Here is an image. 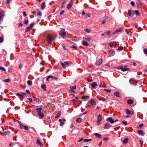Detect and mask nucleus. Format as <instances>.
Segmentation results:
<instances>
[{
  "instance_id": "38",
  "label": "nucleus",
  "mask_w": 147,
  "mask_h": 147,
  "mask_svg": "<svg viewBox=\"0 0 147 147\" xmlns=\"http://www.w3.org/2000/svg\"><path fill=\"white\" fill-rule=\"evenodd\" d=\"M10 81V79H6L4 80V81L5 82L9 83Z\"/></svg>"
},
{
  "instance_id": "14",
  "label": "nucleus",
  "mask_w": 147,
  "mask_h": 147,
  "mask_svg": "<svg viewBox=\"0 0 147 147\" xmlns=\"http://www.w3.org/2000/svg\"><path fill=\"white\" fill-rule=\"evenodd\" d=\"M70 88L71 89V90H70V91H72L73 92H74L75 91L74 90H75L76 88V85H75L74 86H71L70 87Z\"/></svg>"
},
{
  "instance_id": "54",
  "label": "nucleus",
  "mask_w": 147,
  "mask_h": 147,
  "mask_svg": "<svg viewBox=\"0 0 147 147\" xmlns=\"http://www.w3.org/2000/svg\"><path fill=\"white\" fill-rule=\"evenodd\" d=\"M71 48L73 49H76L77 47L74 45H72L71 47Z\"/></svg>"
},
{
  "instance_id": "50",
  "label": "nucleus",
  "mask_w": 147,
  "mask_h": 147,
  "mask_svg": "<svg viewBox=\"0 0 147 147\" xmlns=\"http://www.w3.org/2000/svg\"><path fill=\"white\" fill-rule=\"evenodd\" d=\"M108 18L107 16H105L104 17H102V18L101 19H107Z\"/></svg>"
},
{
  "instance_id": "35",
  "label": "nucleus",
  "mask_w": 147,
  "mask_h": 147,
  "mask_svg": "<svg viewBox=\"0 0 147 147\" xmlns=\"http://www.w3.org/2000/svg\"><path fill=\"white\" fill-rule=\"evenodd\" d=\"M110 32L109 30H108L107 31L105 32V34L107 36H109L110 34Z\"/></svg>"
},
{
  "instance_id": "6",
  "label": "nucleus",
  "mask_w": 147,
  "mask_h": 147,
  "mask_svg": "<svg viewBox=\"0 0 147 147\" xmlns=\"http://www.w3.org/2000/svg\"><path fill=\"white\" fill-rule=\"evenodd\" d=\"M73 2V0H71L67 6V9H69L72 7Z\"/></svg>"
},
{
  "instance_id": "22",
  "label": "nucleus",
  "mask_w": 147,
  "mask_h": 147,
  "mask_svg": "<svg viewBox=\"0 0 147 147\" xmlns=\"http://www.w3.org/2000/svg\"><path fill=\"white\" fill-rule=\"evenodd\" d=\"M36 143L38 145H40L41 146H42V144L40 142L39 139H38L37 140Z\"/></svg>"
},
{
  "instance_id": "15",
  "label": "nucleus",
  "mask_w": 147,
  "mask_h": 147,
  "mask_svg": "<svg viewBox=\"0 0 147 147\" xmlns=\"http://www.w3.org/2000/svg\"><path fill=\"white\" fill-rule=\"evenodd\" d=\"M111 127L109 123H107L105 124V126L104 127V129H108Z\"/></svg>"
},
{
  "instance_id": "1",
  "label": "nucleus",
  "mask_w": 147,
  "mask_h": 147,
  "mask_svg": "<svg viewBox=\"0 0 147 147\" xmlns=\"http://www.w3.org/2000/svg\"><path fill=\"white\" fill-rule=\"evenodd\" d=\"M42 109L40 107L36 109V111L37 113V115L40 119L42 118L44 116L43 113L42 112Z\"/></svg>"
},
{
  "instance_id": "31",
  "label": "nucleus",
  "mask_w": 147,
  "mask_h": 147,
  "mask_svg": "<svg viewBox=\"0 0 147 147\" xmlns=\"http://www.w3.org/2000/svg\"><path fill=\"white\" fill-rule=\"evenodd\" d=\"M16 95L18 97H21L22 98H23V97H24V95H22V94H21L18 93H17L16 94Z\"/></svg>"
},
{
  "instance_id": "24",
  "label": "nucleus",
  "mask_w": 147,
  "mask_h": 147,
  "mask_svg": "<svg viewBox=\"0 0 147 147\" xmlns=\"http://www.w3.org/2000/svg\"><path fill=\"white\" fill-rule=\"evenodd\" d=\"M31 27H26V29L25 30V32H27L30 31L31 29Z\"/></svg>"
},
{
  "instance_id": "34",
  "label": "nucleus",
  "mask_w": 147,
  "mask_h": 147,
  "mask_svg": "<svg viewBox=\"0 0 147 147\" xmlns=\"http://www.w3.org/2000/svg\"><path fill=\"white\" fill-rule=\"evenodd\" d=\"M135 14L136 15L138 16L140 15L139 12L138 10H136L135 11Z\"/></svg>"
},
{
  "instance_id": "23",
  "label": "nucleus",
  "mask_w": 147,
  "mask_h": 147,
  "mask_svg": "<svg viewBox=\"0 0 147 147\" xmlns=\"http://www.w3.org/2000/svg\"><path fill=\"white\" fill-rule=\"evenodd\" d=\"M102 119V118L101 115L100 114L98 115L97 121H101Z\"/></svg>"
},
{
  "instance_id": "19",
  "label": "nucleus",
  "mask_w": 147,
  "mask_h": 147,
  "mask_svg": "<svg viewBox=\"0 0 147 147\" xmlns=\"http://www.w3.org/2000/svg\"><path fill=\"white\" fill-rule=\"evenodd\" d=\"M133 101L131 99L127 101V103L128 105H131L133 104Z\"/></svg>"
},
{
  "instance_id": "47",
  "label": "nucleus",
  "mask_w": 147,
  "mask_h": 147,
  "mask_svg": "<svg viewBox=\"0 0 147 147\" xmlns=\"http://www.w3.org/2000/svg\"><path fill=\"white\" fill-rule=\"evenodd\" d=\"M34 100L36 102H38L39 101V99L38 98L35 97L34 99Z\"/></svg>"
},
{
  "instance_id": "37",
  "label": "nucleus",
  "mask_w": 147,
  "mask_h": 147,
  "mask_svg": "<svg viewBox=\"0 0 147 147\" xmlns=\"http://www.w3.org/2000/svg\"><path fill=\"white\" fill-rule=\"evenodd\" d=\"M132 11L131 10H128V15L129 16H130L131 15Z\"/></svg>"
},
{
  "instance_id": "55",
  "label": "nucleus",
  "mask_w": 147,
  "mask_h": 147,
  "mask_svg": "<svg viewBox=\"0 0 147 147\" xmlns=\"http://www.w3.org/2000/svg\"><path fill=\"white\" fill-rule=\"evenodd\" d=\"M65 12V11H64V10H62V12L60 13V16L62 15Z\"/></svg>"
},
{
  "instance_id": "60",
  "label": "nucleus",
  "mask_w": 147,
  "mask_h": 147,
  "mask_svg": "<svg viewBox=\"0 0 147 147\" xmlns=\"http://www.w3.org/2000/svg\"><path fill=\"white\" fill-rule=\"evenodd\" d=\"M122 123L125 125L127 124V122L126 121H123Z\"/></svg>"
},
{
  "instance_id": "57",
  "label": "nucleus",
  "mask_w": 147,
  "mask_h": 147,
  "mask_svg": "<svg viewBox=\"0 0 147 147\" xmlns=\"http://www.w3.org/2000/svg\"><path fill=\"white\" fill-rule=\"evenodd\" d=\"M86 18L90 17V14L89 13H88L86 14Z\"/></svg>"
},
{
  "instance_id": "29",
  "label": "nucleus",
  "mask_w": 147,
  "mask_h": 147,
  "mask_svg": "<svg viewBox=\"0 0 147 147\" xmlns=\"http://www.w3.org/2000/svg\"><path fill=\"white\" fill-rule=\"evenodd\" d=\"M85 38V39L88 41H90V40H91V38L89 37L88 36H87L86 37H84L83 38V39Z\"/></svg>"
},
{
  "instance_id": "36",
  "label": "nucleus",
  "mask_w": 147,
  "mask_h": 147,
  "mask_svg": "<svg viewBox=\"0 0 147 147\" xmlns=\"http://www.w3.org/2000/svg\"><path fill=\"white\" fill-rule=\"evenodd\" d=\"M28 85L29 86L31 85L32 84V82L31 81L28 80L27 82Z\"/></svg>"
},
{
  "instance_id": "45",
  "label": "nucleus",
  "mask_w": 147,
  "mask_h": 147,
  "mask_svg": "<svg viewBox=\"0 0 147 147\" xmlns=\"http://www.w3.org/2000/svg\"><path fill=\"white\" fill-rule=\"evenodd\" d=\"M104 90L108 93H110L111 92V90H109L104 89Z\"/></svg>"
},
{
  "instance_id": "49",
  "label": "nucleus",
  "mask_w": 147,
  "mask_h": 147,
  "mask_svg": "<svg viewBox=\"0 0 147 147\" xmlns=\"http://www.w3.org/2000/svg\"><path fill=\"white\" fill-rule=\"evenodd\" d=\"M144 52L146 54H147V49H144Z\"/></svg>"
},
{
  "instance_id": "30",
  "label": "nucleus",
  "mask_w": 147,
  "mask_h": 147,
  "mask_svg": "<svg viewBox=\"0 0 147 147\" xmlns=\"http://www.w3.org/2000/svg\"><path fill=\"white\" fill-rule=\"evenodd\" d=\"M92 140V139H84L83 140L84 142H89L90 141H91Z\"/></svg>"
},
{
  "instance_id": "48",
  "label": "nucleus",
  "mask_w": 147,
  "mask_h": 147,
  "mask_svg": "<svg viewBox=\"0 0 147 147\" xmlns=\"http://www.w3.org/2000/svg\"><path fill=\"white\" fill-rule=\"evenodd\" d=\"M3 38L1 37H0V43H2L3 42Z\"/></svg>"
},
{
  "instance_id": "8",
  "label": "nucleus",
  "mask_w": 147,
  "mask_h": 147,
  "mask_svg": "<svg viewBox=\"0 0 147 147\" xmlns=\"http://www.w3.org/2000/svg\"><path fill=\"white\" fill-rule=\"evenodd\" d=\"M59 34L61 37H65L66 35V32L62 30L59 32Z\"/></svg>"
},
{
  "instance_id": "52",
  "label": "nucleus",
  "mask_w": 147,
  "mask_h": 147,
  "mask_svg": "<svg viewBox=\"0 0 147 147\" xmlns=\"http://www.w3.org/2000/svg\"><path fill=\"white\" fill-rule=\"evenodd\" d=\"M23 16L24 17H25L27 16V15L26 13V12L25 11H23Z\"/></svg>"
},
{
  "instance_id": "4",
  "label": "nucleus",
  "mask_w": 147,
  "mask_h": 147,
  "mask_svg": "<svg viewBox=\"0 0 147 147\" xmlns=\"http://www.w3.org/2000/svg\"><path fill=\"white\" fill-rule=\"evenodd\" d=\"M61 64L62 66V67L65 68L69 66V64L67 61H65L64 63L61 62Z\"/></svg>"
},
{
  "instance_id": "46",
  "label": "nucleus",
  "mask_w": 147,
  "mask_h": 147,
  "mask_svg": "<svg viewBox=\"0 0 147 147\" xmlns=\"http://www.w3.org/2000/svg\"><path fill=\"white\" fill-rule=\"evenodd\" d=\"M0 69L2 71H5V68L3 67L0 66Z\"/></svg>"
},
{
  "instance_id": "10",
  "label": "nucleus",
  "mask_w": 147,
  "mask_h": 147,
  "mask_svg": "<svg viewBox=\"0 0 147 147\" xmlns=\"http://www.w3.org/2000/svg\"><path fill=\"white\" fill-rule=\"evenodd\" d=\"M9 133H10V131H5L4 132H1L0 133V134L1 135L3 136H5V135H6L7 134H9Z\"/></svg>"
},
{
  "instance_id": "27",
  "label": "nucleus",
  "mask_w": 147,
  "mask_h": 147,
  "mask_svg": "<svg viewBox=\"0 0 147 147\" xmlns=\"http://www.w3.org/2000/svg\"><path fill=\"white\" fill-rule=\"evenodd\" d=\"M45 5V2H42V5H41V9H44Z\"/></svg>"
},
{
  "instance_id": "51",
  "label": "nucleus",
  "mask_w": 147,
  "mask_h": 147,
  "mask_svg": "<svg viewBox=\"0 0 147 147\" xmlns=\"http://www.w3.org/2000/svg\"><path fill=\"white\" fill-rule=\"evenodd\" d=\"M130 4L133 6H134L135 5L134 2L133 1H131L130 3Z\"/></svg>"
},
{
  "instance_id": "62",
  "label": "nucleus",
  "mask_w": 147,
  "mask_h": 147,
  "mask_svg": "<svg viewBox=\"0 0 147 147\" xmlns=\"http://www.w3.org/2000/svg\"><path fill=\"white\" fill-rule=\"evenodd\" d=\"M64 124V123L63 122H60V125L61 126H63Z\"/></svg>"
},
{
  "instance_id": "44",
  "label": "nucleus",
  "mask_w": 147,
  "mask_h": 147,
  "mask_svg": "<svg viewBox=\"0 0 147 147\" xmlns=\"http://www.w3.org/2000/svg\"><path fill=\"white\" fill-rule=\"evenodd\" d=\"M61 113H58L55 116L56 118H58L60 116Z\"/></svg>"
},
{
  "instance_id": "40",
  "label": "nucleus",
  "mask_w": 147,
  "mask_h": 147,
  "mask_svg": "<svg viewBox=\"0 0 147 147\" xmlns=\"http://www.w3.org/2000/svg\"><path fill=\"white\" fill-rule=\"evenodd\" d=\"M123 49V47H121V46H119L118 47V49H117V50H122Z\"/></svg>"
},
{
  "instance_id": "42",
  "label": "nucleus",
  "mask_w": 147,
  "mask_h": 147,
  "mask_svg": "<svg viewBox=\"0 0 147 147\" xmlns=\"http://www.w3.org/2000/svg\"><path fill=\"white\" fill-rule=\"evenodd\" d=\"M34 23L33 22H32L30 25V27H31V28H32L34 26Z\"/></svg>"
},
{
  "instance_id": "2",
  "label": "nucleus",
  "mask_w": 147,
  "mask_h": 147,
  "mask_svg": "<svg viewBox=\"0 0 147 147\" xmlns=\"http://www.w3.org/2000/svg\"><path fill=\"white\" fill-rule=\"evenodd\" d=\"M54 36H52L50 34H48L47 36V41L49 44H51L52 42L55 39Z\"/></svg>"
},
{
  "instance_id": "3",
  "label": "nucleus",
  "mask_w": 147,
  "mask_h": 147,
  "mask_svg": "<svg viewBox=\"0 0 147 147\" xmlns=\"http://www.w3.org/2000/svg\"><path fill=\"white\" fill-rule=\"evenodd\" d=\"M17 121L18 122V123L19 124L20 128L21 129H24L27 131L28 130V128L27 126L24 125L20 121L18 120H17Z\"/></svg>"
},
{
  "instance_id": "28",
  "label": "nucleus",
  "mask_w": 147,
  "mask_h": 147,
  "mask_svg": "<svg viewBox=\"0 0 147 147\" xmlns=\"http://www.w3.org/2000/svg\"><path fill=\"white\" fill-rule=\"evenodd\" d=\"M82 44L84 46H87L89 45V44L86 41H83L82 42Z\"/></svg>"
},
{
  "instance_id": "64",
  "label": "nucleus",
  "mask_w": 147,
  "mask_h": 147,
  "mask_svg": "<svg viewBox=\"0 0 147 147\" xmlns=\"http://www.w3.org/2000/svg\"><path fill=\"white\" fill-rule=\"evenodd\" d=\"M131 65L134 66H135L136 65V63H134H134H133L131 64Z\"/></svg>"
},
{
  "instance_id": "11",
  "label": "nucleus",
  "mask_w": 147,
  "mask_h": 147,
  "mask_svg": "<svg viewBox=\"0 0 147 147\" xmlns=\"http://www.w3.org/2000/svg\"><path fill=\"white\" fill-rule=\"evenodd\" d=\"M107 120L108 121L110 122L111 123H114V120L112 117H109L107 118Z\"/></svg>"
},
{
  "instance_id": "39",
  "label": "nucleus",
  "mask_w": 147,
  "mask_h": 147,
  "mask_svg": "<svg viewBox=\"0 0 147 147\" xmlns=\"http://www.w3.org/2000/svg\"><path fill=\"white\" fill-rule=\"evenodd\" d=\"M84 31L88 32V33H89L90 32V30L88 28H86L84 30Z\"/></svg>"
},
{
  "instance_id": "26",
  "label": "nucleus",
  "mask_w": 147,
  "mask_h": 147,
  "mask_svg": "<svg viewBox=\"0 0 147 147\" xmlns=\"http://www.w3.org/2000/svg\"><path fill=\"white\" fill-rule=\"evenodd\" d=\"M41 88L44 90H46V86L45 84H43L41 86Z\"/></svg>"
},
{
  "instance_id": "41",
  "label": "nucleus",
  "mask_w": 147,
  "mask_h": 147,
  "mask_svg": "<svg viewBox=\"0 0 147 147\" xmlns=\"http://www.w3.org/2000/svg\"><path fill=\"white\" fill-rule=\"evenodd\" d=\"M134 80L132 79H130L129 80V83L131 84L133 83Z\"/></svg>"
},
{
  "instance_id": "17",
  "label": "nucleus",
  "mask_w": 147,
  "mask_h": 147,
  "mask_svg": "<svg viewBox=\"0 0 147 147\" xmlns=\"http://www.w3.org/2000/svg\"><path fill=\"white\" fill-rule=\"evenodd\" d=\"M114 95L117 97H120V96L119 95V93L118 92H116L114 93Z\"/></svg>"
},
{
  "instance_id": "9",
  "label": "nucleus",
  "mask_w": 147,
  "mask_h": 147,
  "mask_svg": "<svg viewBox=\"0 0 147 147\" xmlns=\"http://www.w3.org/2000/svg\"><path fill=\"white\" fill-rule=\"evenodd\" d=\"M89 102L91 106H92L96 104V102L93 99H91L89 101Z\"/></svg>"
},
{
  "instance_id": "13",
  "label": "nucleus",
  "mask_w": 147,
  "mask_h": 147,
  "mask_svg": "<svg viewBox=\"0 0 147 147\" xmlns=\"http://www.w3.org/2000/svg\"><path fill=\"white\" fill-rule=\"evenodd\" d=\"M102 60L100 59L96 61V64L97 65H100L102 63Z\"/></svg>"
},
{
  "instance_id": "63",
  "label": "nucleus",
  "mask_w": 147,
  "mask_h": 147,
  "mask_svg": "<svg viewBox=\"0 0 147 147\" xmlns=\"http://www.w3.org/2000/svg\"><path fill=\"white\" fill-rule=\"evenodd\" d=\"M109 45L110 47H113V44L112 43L109 44Z\"/></svg>"
},
{
  "instance_id": "58",
  "label": "nucleus",
  "mask_w": 147,
  "mask_h": 147,
  "mask_svg": "<svg viewBox=\"0 0 147 147\" xmlns=\"http://www.w3.org/2000/svg\"><path fill=\"white\" fill-rule=\"evenodd\" d=\"M66 3L65 1H64L62 3V5L61 6V8H63V4H65Z\"/></svg>"
},
{
  "instance_id": "56",
  "label": "nucleus",
  "mask_w": 147,
  "mask_h": 147,
  "mask_svg": "<svg viewBox=\"0 0 147 147\" xmlns=\"http://www.w3.org/2000/svg\"><path fill=\"white\" fill-rule=\"evenodd\" d=\"M23 67V65L22 64H20L19 66V67L20 69H21Z\"/></svg>"
},
{
  "instance_id": "25",
  "label": "nucleus",
  "mask_w": 147,
  "mask_h": 147,
  "mask_svg": "<svg viewBox=\"0 0 147 147\" xmlns=\"http://www.w3.org/2000/svg\"><path fill=\"white\" fill-rule=\"evenodd\" d=\"M94 135L98 138H101V135L97 133H95L94 134Z\"/></svg>"
},
{
  "instance_id": "61",
  "label": "nucleus",
  "mask_w": 147,
  "mask_h": 147,
  "mask_svg": "<svg viewBox=\"0 0 147 147\" xmlns=\"http://www.w3.org/2000/svg\"><path fill=\"white\" fill-rule=\"evenodd\" d=\"M13 140L14 141L16 140V136H15L13 137Z\"/></svg>"
},
{
  "instance_id": "20",
  "label": "nucleus",
  "mask_w": 147,
  "mask_h": 147,
  "mask_svg": "<svg viewBox=\"0 0 147 147\" xmlns=\"http://www.w3.org/2000/svg\"><path fill=\"white\" fill-rule=\"evenodd\" d=\"M129 139L128 138H125L123 141V143L124 144H126L127 143Z\"/></svg>"
},
{
  "instance_id": "33",
  "label": "nucleus",
  "mask_w": 147,
  "mask_h": 147,
  "mask_svg": "<svg viewBox=\"0 0 147 147\" xmlns=\"http://www.w3.org/2000/svg\"><path fill=\"white\" fill-rule=\"evenodd\" d=\"M82 120V119L81 118H79L76 119V121L78 123H80Z\"/></svg>"
},
{
  "instance_id": "12",
  "label": "nucleus",
  "mask_w": 147,
  "mask_h": 147,
  "mask_svg": "<svg viewBox=\"0 0 147 147\" xmlns=\"http://www.w3.org/2000/svg\"><path fill=\"white\" fill-rule=\"evenodd\" d=\"M125 111L126 113L127 114L132 115L133 114V113L132 111H129L127 109H126Z\"/></svg>"
},
{
  "instance_id": "32",
  "label": "nucleus",
  "mask_w": 147,
  "mask_h": 147,
  "mask_svg": "<svg viewBox=\"0 0 147 147\" xmlns=\"http://www.w3.org/2000/svg\"><path fill=\"white\" fill-rule=\"evenodd\" d=\"M89 97V96H82V98L83 99H86Z\"/></svg>"
},
{
  "instance_id": "53",
  "label": "nucleus",
  "mask_w": 147,
  "mask_h": 147,
  "mask_svg": "<svg viewBox=\"0 0 147 147\" xmlns=\"http://www.w3.org/2000/svg\"><path fill=\"white\" fill-rule=\"evenodd\" d=\"M140 144H141V147H142L143 145V142L142 141V139H141L140 140Z\"/></svg>"
},
{
  "instance_id": "18",
  "label": "nucleus",
  "mask_w": 147,
  "mask_h": 147,
  "mask_svg": "<svg viewBox=\"0 0 147 147\" xmlns=\"http://www.w3.org/2000/svg\"><path fill=\"white\" fill-rule=\"evenodd\" d=\"M97 85V83L95 82H94L92 83L91 85V86L92 88H94Z\"/></svg>"
},
{
  "instance_id": "7",
  "label": "nucleus",
  "mask_w": 147,
  "mask_h": 147,
  "mask_svg": "<svg viewBox=\"0 0 147 147\" xmlns=\"http://www.w3.org/2000/svg\"><path fill=\"white\" fill-rule=\"evenodd\" d=\"M119 69H121L123 71H125L129 69V68H126L125 67H123V66H121L119 67Z\"/></svg>"
},
{
  "instance_id": "59",
  "label": "nucleus",
  "mask_w": 147,
  "mask_h": 147,
  "mask_svg": "<svg viewBox=\"0 0 147 147\" xmlns=\"http://www.w3.org/2000/svg\"><path fill=\"white\" fill-rule=\"evenodd\" d=\"M21 94L24 95V97L27 95L26 94L25 92H21Z\"/></svg>"
},
{
  "instance_id": "21",
  "label": "nucleus",
  "mask_w": 147,
  "mask_h": 147,
  "mask_svg": "<svg viewBox=\"0 0 147 147\" xmlns=\"http://www.w3.org/2000/svg\"><path fill=\"white\" fill-rule=\"evenodd\" d=\"M138 133L139 135H142V136L144 135L143 134V132L142 130H138Z\"/></svg>"
},
{
  "instance_id": "43",
  "label": "nucleus",
  "mask_w": 147,
  "mask_h": 147,
  "mask_svg": "<svg viewBox=\"0 0 147 147\" xmlns=\"http://www.w3.org/2000/svg\"><path fill=\"white\" fill-rule=\"evenodd\" d=\"M24 23L25 24H27L28 23V20H25L24 22Z\"/></svg>"
},
{
  "instance_id": "16",
  "label": "nucleus",
  "mask_w": 147,
  "mask_h": 147,
  "mask_svg": "<svg viewBox=\"0 0 147 147\" xmlns=\"http://www.w3.org/2000/svg\"><path fill=\"white\" fill-rule=\"evenodd\" d=\"M4 16V13L3 11H1L0 12V21Z\"/></svg>"
},
{
  "instance_id": "5",
  "label": "nucleus",
  "mask_w": 147,
  "mask_h": 147,
  "mask_svg": "<svg viewBox=\"0 0 147 147\" xmlns=\"http://www.w3.org/2000/svg\"><path fill=\"white\" fill-rule=\"evenodd\" d=\"M124 29L123 28H120L118 29H116L115 31L114 32V34H116L118 32H121L123 31Z\"/></svg>"
}]
</instances>
